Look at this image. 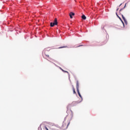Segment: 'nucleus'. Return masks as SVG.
<instances>
[{
	"label": "nucleus",
	"instance_id": "f257e3e1",
	"mask_svg": "<svg viewBox=\"0 0 130 130\" xmlns=\"http://www.w3.org/2000/svg\"><path fill=\"white\" fill-rule=\"evenodd\" d=\"M73 116L74 113L73 112V111L70 110V114H68V115L65 118L64 121L62 123V128H63V129L68 128V126H69L70 123H71V120L73 119Z\"/></svg>",
	"mask_w": 130,
	"mask_h": 130
},
{
	"label": "nucleus",
	"instance_id": "f03ea898",
	"mask_svg": "<svg viewBox=\"0 0 130 130\" xmlns=\"http://www.w3.org/2000/svg\"><path fill=\"white\" fill-rule=\"evenodd\" d=\"M43 53L45 55V57H46L47 58H49V59H51V60L55 61V60H53V59H52L51 58H50L47 49H45V50H44Z\"/></svg>",
	"mask_w": 130,
	"mask_h": 130
},
{
	"label": "nucleus",
	"instance_id": "7ed1b4c3",
	"mask_svg": "<svg viewBox=\"0 0 130 130\" xmlns=\"http://www.w3.org/2000/svg\"><path fill=\"white\" fill-rule=\"evenodd\" d=\"M119 13L121 15L122 18L124 20L125 24L126 25H127V21H126V19H125V17H124V16H123V15L122 14V9L120 10Z\"/></svg>",
	"mask_w": 130,
	"mask_h": 130
},
{
	"label": "nucleus",
	"instance_id": "20e7f679",
	"mask_svg": "<svg viewBox=\"0 0 130 130\" xmlns=\"http://www.w3.org/2000/svg\"><path fill=\"white\" fill-rule=\"evenodd\" d=\"M55 25H57V19L55 18L54 22L50 23V26L54 27Z\"/></svg>",
	"mask_w": 130,
	"mask_h": 130
},
{
	"label": "nucleus",
	"instance_id": "39448f33",
	"mask_svg": "<svg viewBox=\"0 0 130 130\" xmlns=\"http://www.w3.org/2000/svg\"><path fill=\"white\" fill-rule=\"evenodd\" d=\"M79 86H80V84L79 83V81H77V82H76V89H77V91L79 90Z\"/></svg>",
	"mask_w": 130,
	"mask_h": 130
},
{
	"label": "nucleus",
	"instance_id": "423d86ee",
	"mask_svg": "<svg viewBox=\"0 0 130 130\" xmlns=\"http://www.w3.org/2000/svg\"><path fill=\"white\" fill-rule=\"evenodd\" d=\"M73 16H75V13H74L73 12H71L70 13V17L71 19H73Z\"/></svg>",
	"mask_w": 130,
	"mask_h": 130
},
{
	"label": "nucleus",
	"instance_id": "0eeeda50",
	"mask_svg": "<svg viewBox=\"0 0 130 130\" xmlns=\"http://www.w3.org/2000/svg\"><path fill=\"white\" fill-rule=\"evenodd\" d=\"M77 93H78L79 97H80V98H81V99H83V98L82 97V95H81V93H80L79 90H77Z\"/></svg>",
	"mask_w": 130,
	"mask_h": 130
},
{
	"label": "nucleus",
	"instance_id": "6e6552de",
	"mask_svg": "<svg viewBox=\"0 0 130 130\" xmlns=\"http://www.w3.org/2000/svg\"><path fill=\"white\" fill-rule=\"evenodd\" d=\"M81 18H82V19H83V20H86V16H85V15H83L81 16Z\"/></svg>",
	"mask_w": 130,
	"mask_h": 130
},
{
	"label": "nucleus",
	"instance_id": "1a4fd4ad",
	"mask_svg": "<svg viewBox=\"0 0 130 130\" xmlns=\"http://www.w3.org/2000/svg\"><path fill=\"white\" fill-rule=\"evenodd\" d=\"M72 89L73 90V93L76 94V90H75V87L74 86V85H72Z\"/></svg>",
	"mask_w": 130,
	"mask_h": 130
},
{
	"label": "nucleus",
	"instance_id": "9d476101",
	"mask_svg": "<svg viewBox=\"0 0 130 130\" xmlns=\"http://www.w3.org/2000/svg\"><path fill=\"white\" fill-rule=\"evenodd\" d=\"M70 108H71V105H69L67 106V112L69 111V109H70Z\"/></svg>",
	"mask_w": 130,
	"mask_h": 130
},
{
	"label": "nucleus",
	"instance_id": "9b49d317",
	"mask_svg": "<svg viewBox=\"0 0 130 130\" xmlns=\"http://www.w3.org/2000/svg\"><path fill=\"white\" fill-rule=\"evenodd\" d=\"M62 72H63V73H67V74H69V72L64 71L63 70H62Z\"/></svg>",
	"mask_w": 130,
	"mask_h": 130
},
{
	"label": "nucleus",
	"instance_id": "f8f14e48",
	"mask_svg": "<svg viewBox=\"0 0 130 130\" xmlns=\"http://www.w3.org/2000/svg\"><path fill=\"white\" fill-rule=\"evenodd\" d=\"M116 15L117 16V17L119 18V19L121 20V21H122L121 20V18H120V17H119V16H118V15H117V13H116Z\"/></svg>",
	"mask_w": 130,
	"mask_h": 130
},
{
	"label": "nucleus",
	"instance_id": "ddd939ff",
	"mask_svg": "<svg viewBox=\"0 0 130 130\" xmlns=\"http://www.w3.org/2000/svg\"><path fill=\"white\" fill-rule=\"evenodd\" d=\"M116 15L117 16V17L119 18V19L121 20V21H122L121 20V18H120V17H119V16H118V15H117V13H116Z\"/></svg>",
	"mask_w": 130,
	"mask_h": 130
},
{
	"label": "nucleus",
	"instance_id": "4468645a",
	"mask_svg": "<svg viewBox=\"0 0 130 130\" xmlns=\"http://www.w3.org/2000/svg\"><path fill=\"white\" fill-rule=\"evenodd\" d=\"M66 47H66V46H63V47H59V48H66Z\"/></svg>",
	"mask_w": 130,
	"mask_h": 130
},
{
	"label": "nucleus",
	"instance_id": "2eb2a0df",
	"mask_svg": "<svg viewBox=\"0 0 130 130\" xmlns=\"http://www.w3.org/2000/svg\"><path fill=\"white\" fill-rule=\"evenodd\" d=\"M45 128L46 130H48V128H47V127H46V126H45Z\"/></svg>",
	"mask_w": 130,
	"mask_h": 130
},
{
	"label": "nucleus",
	"instance_id": "dca6fc26",
	"mask_svg": "<svg viewBox=\"0 0 130 130\" xmlns=\"http://www.w3.org/2000/svg\"><path fill=\"white\" fill-rule=\"evenodd\" d=\"M59 69H60V70H61V71H62V70H63V69H61V68H59Z\"/></svg>",
	"mask_w": 130,
	"mask_h": 130
},
{
	"label": "nucleus",
	"instance_id": "f3484780",
	"mask_svg": "<svg viewBox=\"0 0 130 130\" xmlns=\"http://www.w3.org/2000/svg\"><path fill=\"white\" fill-rule=\"evenodd\" d=\"M121 22L123 23V25H124V23H123V21H122V20H121Z\"/></svg>",
	"mask_w": 130,
	"mask_h": 130
},
{
	"label": "nucleus",
	"instance_id": "a211bd4d",
	"mask_svg": "<svg viewBox=\"0 0 130 130\" xmlns=\"http://www.w3.org/2000/svg\"><path fill=\"white\" fill-rule=\"evenodd\" d=\"M122 5V4H121L120 5H119V7H120V6H121Z\"/></svg>",
	"mask_w": 130,
	"mask_h": 130
},
{
	"label": "nucleus",
	"instance_id": "6ab92c4d",
	"mask_svg": "<svg viewBox=\"0 0 130 130\" xmlns=\"http://www.w3.org/2000/svg\"><path fill=\"white\" fill-rule=\"evenodd\" d=\"M125 6H126V4L125 5L124 8H125Z\"/></svg>",
	"mask_w": 130,
	"mask_h": 130
},
{
	"label": "nucleus",
	"instance_id": "aec40b11",
	"mask_svg": "<svg viewBox=\"0 0 130 130\" xmlns=\"http://www.w3.org/2000/svg\"><path fill=\"white\" fill-rule=\"evenodd\" d=\"M118 10H119V9H118V8H117V11H118Z\"/></svg>",
	"mask_w": 130,
	"mask_h": 130
}]
</instances>
